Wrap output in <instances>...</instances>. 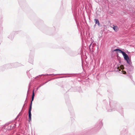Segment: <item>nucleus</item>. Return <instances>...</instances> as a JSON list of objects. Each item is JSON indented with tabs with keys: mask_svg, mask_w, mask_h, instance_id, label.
<instances>
[{
	"mask_svg": "<svg viewBox=\"0 0 135 135\" xmlns=\"http://www.w3.org/2000/svg\"><path fill=\"white\" fill-rule=\"evenodd\" d=\"M95 21V23L96 24H97L98 26H100V24L99 22V20L98 19H95L94 20Z\"/></svg>",
	"mask_w": 135,
	"mask_h": 135,
	"instance_id": "ddd939ff",
	"label": "nucleus"
},
{
	"mask_svg": "<svg viewBox=\"0 0 135 135\" xmlns=\"http://www.w3.org/2000/svg\"><path fill=\"white\" fill-rule=\"evenodd\" d=\"M69 55L71 56H74L75 55L74 52L73 51H70L68 52Z\"/></svg>",
	"mask_w": 135,
	"mask_h": 135,
	"instance_id": "4468645a",
	"label": "nucleus"
},
{
	"mask_svg": "<svg viewBox=\"0 0 135 135\" xmlns=\"http://www.w3.org/2000/svg\"><path fill=\"white\" fill-rule=\"evenodd\" d=\"M31 71L30 70L27 72V74L29 78H30L31 77V75L30 73V72H31Z\"/></svg>",
	"mask_w": 135,
	"mask_h": 135,
	"instance_id": "dca6fc26",
	"label": "nucleus"
},
{
	"mask_svg": "<svg viewBox=\"0 0 135 135\" xmlns=\"http://www.w3.org/2000/svg\"><path fill=\"white\" fill-rule=\"evenodd\" d=\"M30 83L29 84L28 89V91H27V97L28 96V91H29V90L30 89Z\"/></svg>",
	"mask_w": 135,
	"mask_h": 135,
	"instance_id": "a878e982",
	"label": "nucleus"
},
{
	"mask_svg": "<svg viewBox=\"0 0 135 135\" xmlns=\"http://www.w3.org/2000/svg\"><path fill=\"white\" fill-rule=\"evenodd\" d=\"M34 89L33 91L32 94V97L30 103V105L29 108L28 110V121L30 122L31 121V111L32 109V101L33 100L34 96L35 94L34 93Z\"/></svg>",
	"mask_w": 135,
	"mask_h": 135,
	"instance_id": "f03ea898",
	"label": "nucleus"
},
{
	"mask_svg": "<svg viewBox=\"0 0 135 135\" xmlns=\"http://www.w3.org/2000/svg\"><path fill=\"white\" fill-rule=\"evenodd\" d=\"M27 97L26 98V100H25V103H24V104L23 105V106L22 107V109L20 113L18 115H17V117H16V118H18L19 116H20V115H21L22 114V113H21V111L23 109V108L24 107V106L25 105V104H26V100H27Z\"/></svg>",
	"mask_w": 135,
	"mask_h": 135,
	"instance_id": "9b49d317",
	"label": "nucleus"
},
{
	"mask_svg": "<svg viewBox=\"0 0 135 135\" xmlns=\"http://www.w3.org/2000/svg\"><path fill=\"white\" fill-rule=\"evenodd\" d=\"M91 44L90 45H89V47L90 48V47L91 46Z\"/></svg>",
	"mask_w": 135,
	"mask_h": 135,
	"instance_id": "c85d7f7f",
	"label": "nucleus"
},
{
	"mask_svg": "<svg viewBox=\"0 0 135 135\" xmlns=\"http://www.w3.org/2000/svg\"><path fill=\"white\" fill-rule=\"evenodd\" d=\"M27 97L26 98V100H25V103H24V104L23 105V106L22 107V109L20 113L18 115H17V117H16V118H18L19 116H20V115H21L22 114V113H21V111L23 109V108L24 107V106L25 105V104H26V100H27Z\"/></svg>",
	"mask_w": 135,
	"mask_h": 135,
	"instance_id": "f8f14e48",
	"label": "nucleus"
},
{
	"mask_svg": "<svg viewBox=\"0 0 135 135\" xmlns=\"http://www.w3.org/2000/svg\"><path fill=\"white\" fill-rule=\"evenodd\" d=\"M103 125V124L102 120H99L95 126L94 128L95 129L98 130L100 129Z\"/></svg>",
	"mask_w": 135,
	"mask_h": 135,
	"instance_id": "20e7f679",
	"label": "nucleus"
},
{
	"mask_svg": "<svg viewBox=\"0 0 135 135\" xmlns=\"http://www.w3.org/2000/svg\"><path fill=\"white\" fill-rule=\"evenodd\" d=\"M24 110H25V109L23 110V112H24Z\"/></svg>",
	"mask_w": 135,
	"mask_h": 135,
	"instance_id": "c756f323",
	"label": "nucleus"
},
{
	"mask_svg": "<svg viewBox=\"0 0 135 135\" xmlns=\"http://www.w3.org/2000/svg\"><path fill=\"white\" fill-rule=\"evenodd\" d=\"M3 30V27H2V23H0V32L2 31Z\"/></svg>",
	"mask_w": 135,
	"mask_h": 135,
	"instance_id": "412c9836",
	"label": "nucleus"
},
{
	"mask_svg": "<svg viewBox=\"0 0 135 135\" xmlns=\"http://www.w3.org/2000/svg\"><path fill=\"white\" fill-rule=\"evenodd\" d=\"M129 65L128 70L130 71H132L133 70V67L131 65V64H129Z\"/></svg>",
	"mask_w": 135,
	"mask_h": 135,
	"instance_id": "6e6552de",
	"label": "nucleus"
},
{
	"mask_svg": "<svg viewBox=\"0 0 135 135\" xmlns=\"http://www.w3.org/2000/svg\"><path fill=\"white\" fill-rule=\"evenodd\" d=\"M7 129L8 130L11 129V128L10 126H8Z\"/></svg>",
	"mask_w": 135,
	"mask_h": 135,
	"instance_id": "bb28decb",
	"label": "nucleus"
},
{
	"mask_svg": "<svg viewBox=\"0 0 135 135\" xmlns=\"http://www.w3.org/2000/svg\"><path fill=\"white\" fill-rule=\"evenodd\" d=\"M107 111L111 112L113 111H117L121 114L123 113V109L121 106L116 104L115 102L113 100L109 101V105H108L106 108Z\"/></svg>",
	"mask_w": 135,
	"mask_h": 135,
	"instance_id": "f257e3e1",
	"label": "nucleus"
},
{
	"mask_svg": "<svg viewBox=\"0 0 135 135\" xmlns=\"http://www.w3.org/2000/svg\"><path fill=\"white\" fill-rule=\"evenodd\" d=\"M23 65L19 63L16 62L14 63L8 64L6 65L7 68H17L19 66H22Z\"/></svg>",
	"mask_w": 135,
	"mask_h": 135,
	"instance_id": "7ed1b4c3",
	"label": "nucleus"
},
{
	"mask_svg": "<svg viewBox=\"0 0 135 135\" xmlns=\"http://www.w3.org/2000/svg\"><path fill=\"white\" fill-rule=\"evenodd\" d=\"M6 125H7V126H8V125H7V124H6Z\"/></svg>",
	"mask_w": 135,
	"mask_h": 135,
	"instance_id": "7c9ffc66",
	"label": "nucleus"
},
{
	"mask_svg": "<svg viewBox=\"0 0 135 135\" xmlns=\"http://www.w3.org/2000/svg\"><path fill=\"white\" fill-rule=\"evenodd\" d=\"M56 79V78H53L52 79H50L48 81H46V82H45V83H42V85H43L44 84H46V83H47L48 81H50L52 80H53V79Z\"/></svg>",
	"mask_w": 135,
	"mask_h": 135,
	"instance_id": "4be33fe9",
	"label": "nucleus"
},
{
	"mask_svg": "<svg viewBox=\"0 0 135 135\" xmlns=\"http://www.w3.org/2000/svg\"><path fill=\"white\" fill-rule=\"evenodd\" d=\"M118 52L122 53L123 56L126 54L124 51H122L121 49H118Z\"/></svg>",
	"mask_w": 135,
	"mask_h": 135,
	"instance_id": "9d476101",
	"label": "nucleus"
},
{
	"mask_svg": "<svg viewBox=\"0 0 135 135\" xmlns=\"http://www.w3.org/2000/svg\"><path fill=\"white\" fill-rule=\"evenodd\" d=\"M46 75L47 76H48V75H50V76H51V75H52V74H42L41 75H39V76H37L35 78V79H36V78H37L39 76H41L42 75Z\"/></svg>",
	"mask_w": 135,
	"mask_h": 135,
	"instance_id": "6ab92c4d",
	"label": "nucleus"
},
{
	"mask_svg": "<svg viewBox=\"0 0 135 135\" xmlns=\"http://www.w3.org/2000/svg\"><path fill=\"white\" fill-rule=\"evenodd\" d=\"M120 71L119 72V73H122L123 74H126V72L125 71H123V70H120L119 71Z\"/></svg>",
	"mask_w": 135,
	"mask_h": 135,
	"instance_id": "aec40b11",
	"label": "nucleus"
},
{
	"mask_svg": "<svg viewBox=\"0 0 135 135\" xmlns=\"http://www.w3.org/2000/svg\"><path fill=\"white\" fill-rule=\"evenodd\" d=\"M10 126L11 129H12L16 127V124L15 123L14 124H12Z\"/></svg>",
	"mask_w": 135,
	"mask_h": 135,
	"instance_id": "a211bd4d",
	"label": "nucleus"
},
{
	"mask_svg": "<svg viewBox=\"0 0 135 135\" xmlns=\"http://www.w3.org/2000/svg\"><path fill=\"white\" fill-rule=\"evenodd\" d=\"M78 6L79 4H76V3H75L73 5L72 7V12H73L74 14L75 15H76L77 11V7Z\"/></svg>",
	"mask_w": 135,
	"mask_h": 135,
	"instance_id": "423d86ee",
	"label": "nucleus"
},
{
	"mask_svg": "<svg viewBox=\"0 0 135 135\" xmlns=\"http://www.w3.org/2000/svg\"><path fill=\"white\" fill-rule=\"evenodd\" d=\"M123 56L124 60L127 61V63L128 65L131 64V60L126 53Z\"/></svg>",
	"mask_w": 135,
	"mask_h": 135,
	"instance_id": "39448f33",
	"label": "nucleus"
},
{
	"mask_svg": "<svg viewBox=\"0 0 135 135\" xmlns=\"http://www.w3.org/2000/svg\"><path fill=\"white\" fill-rule=\"evenodd\" d=\"M43 86V85L41 84H40L39 86L36 89V91L38 89V88L41 87L42 86Z\"/></svg>",
	"mask_w": 135,
	"mask_h": 135,
	"instance_id": "5701e85b",
	"label": "nucleus"
},
{
	"mask_svg": "<svg viewBox=\"0 0 135 135\" xmlns=\"http://www.w3.org/2000/svg\"><path fill=\"white\" fill-rule=\"evenodd\" d=\"M14 33V32H13L11 33L8 36V37L11 40H12L13 38V34Z\"/></svg>",
	"mask_w": 135,
	"mask_h": 135,
	"instance_id": "1a4fd4ad",
	"label": "nucleus"
},
{
	"mask_svg": "<svg viewBox=\"0 0 135 135\" xmlns=\"http://www.w3.org/2000/svg\"><path fill=\"white\" fill-rule=\"evenodd\" d=\"M34 58V55L31 56L30 55L28 60V62L31 64H33V60Z\"/></svg>",
	"mask_w": 135,
	"mask_h": 135,
	"instance_id": "0eeeda50",
	"label": "nucleus"
},
{
	"mask_svg": "<svg viewBox=\"0 0 135 135\" xmlns=\"http://www.w3.org/2000/svg\"><path fill=\"white\" fill-rule=\"evenodd\" d=\"M118 49H115L112 50V51L113 52H114V51H116L117 53H118Z\"/></svg>",
	"mask_w": 135,
	"mask_h": 135,
	"instance_id": "b1692460",
	"label": "nucleus"
},
{
	"mask_svg": "<svg viewBox=\"0 0 135 135\" xmlns=\"http://www.w3.org/2000/svg\"><path fill=\"white\" fill-rule=\"evenodd\" d=\"M96 24L95 23V24L94 25V26H93V27H94V28H95V27L96 26Z\"/></svg>",
	"mask_w": 135,
	"mask_h": 135,
	"instance_id": "cd10ccee",
	"label": "nucleus"
},
{
	"mask_svg": "<svg viewBox=\"0 0 135 135\" xmlns=\"http://www.w3.org/2000/svg\"><path fill=\"white\" fill-rule=\"evenodd\" d=\"M113 29L115 31H117L118 30V28L117 26L113 25Z\"/></svg>",
	"mask_w": 135,
	"mask_h": 135,
	"instance_id": "2eb2a0df",
	"label": "nucleus"
},
{
	"mask_svg": "<svg viewBox=\"0 0 135 135\" xmlns=\"http://www.w3.org/2000/svg\"><path fill=\"white\" fill-rule=\"evenodd\" d=\"M52 74V75H63V74Z\"/></svg>",
	"mask_w": 135,
	"mask_h": 135,
	"instance_id": "393cba45",
	"label": "nucleus"
},
{
	"mask_svg": "<svg viewBox=\"0 0 135 135\" xmlns=\"http://www.w3.org/2000/svg\"><path fill=\"white\" fill-rule=\"evenodd\" d=\"M71 76V75H67L65 76H61L59 77L56 78H67V77H70Z\"/></svg>",
	"mask_w": 135,
	"mask_h": 135,
	"instance_id": "f3484780",
	"label": "nucleus"
}]
</instances>
